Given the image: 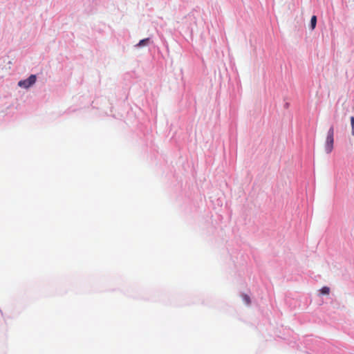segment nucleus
Returning <instances> with one entry per match:
<instances>
[{
  "mask_svg": "<svg viewBox=\"0 0 354 354\" xmlns=\"http://www.w3.org/2000/svg\"><path fill=\"white\" fill-rule=\"evenodd\" d=\"M333 144H334V128L332 126V127H330V128L329 129V130L328 131L326 143H325V147H324L325 151L327 153H330L332 152V151L333 149Z\"/></svg>",
  "mask_w": 354,
  "mask_h": 354,
  "instance_id": "1",
  "label": "nucleus"
},
{
  "mask_svg": "<svg viewBox=\"0 0 354 354\" xmlns=\"http://www.w3.org/2000/svg\"><path fill=\"white\" fill-rule=\"evenodd\" d=\"M37 80V77L35 75H31L28 78L21 80L18 82V85L20 87L24 88H28L32 85H33Z\"/></svg>",
  "mask_w": 354,
  "mask_h": 354,
  "instance_id": "2",
  "label": "nucleus"
},
{
  "mask_svg": "<svg viewBox=\"0 0 354 354\" xmlns=\"http://www.w3.org/2000/svg\"><path fill=\"white\" fill-rule=\"evenodd\" d=\"M316 24H317V17L313 15L311 17V20H310V26H311L312 29H314L315 28Z\"/></svg>",
  "mask_w": 354,
  "mask_h": 354,
  "instance_id": "3",
  "label": "nucleus"
},
{
  "mask_svg": "<svg viewBox=\"0 0 354 354\" xmlns=\"http://www.w3.org/2000/svg\"><path fill=\"white\" fill-rule=\"evenodd\" d=\"M149 41V38H146V39H142L139 41V43L138 44L137 46H145V45H147L148 42Z\"/></svg>",
  "mask_w": 354,
  "mask_h": 354,
  "instance_id": "4",
  "label": "nucleus"
},
{
  "mask_svg": "<svg viewBox=\"0 0 354 354\" xmlns=\"http://www.w3.org/2000/svg\"><path fill=\"white\" fill-rule=\"evenodd\" d=\"M242 298H243V301L247 304V305H250V298L248 295H242Z\"/></svg>",
  "mask_w": 354,
  "mask_h": 354,
  "instance_id": "5",
  "label": "nucleus"
},
{
  "mask_svg": "<svg viewBox=\"0 0 354 354\" xmlns=\"http://www.w3.org/2000/svg\"><path fill=\"white\" fill-rule=\"evenodd\" d=\"M320 292L322 295H328L330 292V288L327 286H324L320 290Z\"/></svg>",
  "mask_w": 354,
  "mask_h": 354,
  "instance_id": "6",
  "label": "nucleus"
},
{
  "mask_svg": "<svg viewBox=\"0 0 354 354\" xmlns=\"http://www.w3.org/2000/svg\"><path fill=\"white\" fill-rule=\"evenodd\" d=\"M351 124L352 128V135L354 136V116L351 118Z\"/></svg>",
  "mask_w": 354,
  "mask_h": 354,
  "instance_id": "7",
  "label": "nucleus"
}]
</instances>
